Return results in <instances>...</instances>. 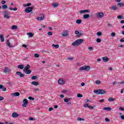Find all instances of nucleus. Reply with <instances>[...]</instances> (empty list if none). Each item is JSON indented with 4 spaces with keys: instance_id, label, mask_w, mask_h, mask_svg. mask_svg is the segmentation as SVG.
Here are the masks:
<instances>
[{
    "instance_id": "f257e3e1",
    "label": "nucleus",
    "mask_w": 124,
    "mask_h": 124,
    "mask_svg": "<svg viewBox=\"0 0 124 124\" xmlns=\"http://www.w3.org/2000/svg\"><path fill=\"white\" fill-rule=\"evenodd\" d=\"M83 42H84V40L82 39H79L73 42L72 43V45L73 46H79V45H81Z\"/></svg>"
},
{
    "instance_id": "f03ea898",
    "label": "nucleus",
    "mask_w": 124,
    "mask_h": 124,
    "mask_svg": "<svg viewBox=\"0 0 124 124\" xmlns=\"http://www.w3.org/2000/svg\"><path fill=\"white\" fill-rule=\"evenodd\" d=\"M31 68V66L30 65L27 64L26 66L24 68L23 72L26 73V74H31V70H29Z\"/></svg>"
},
{
    "instance_id": "7ed1b4c3",
    "label": "nucleus",
    "mask_w": 124,
    "mask_h": 124,
    "mask_svg": "<svg viewBox=\"0 0 124 124\" xmlns=\"http://www.w3.org/2000/svg\"><path fill=\"white\" fill-rule=\"evenodd\" d=\"M91 69V66H83L79 68L80 71H83V70H86V71H89Z\"/></svg>"
},
{
    "instance_id": "20e7f679",
    "label": "nucleus",
    "mask_w": 124,
    "mask_h": 124,
    "mask_svg": "<svg viewBox=\"0 0 124 124\" xmlns=\"http://www.w3.org/2000/svg\"><path fill=\"white\" fill-rule=\"evenodd\" d=\"M75 34H77V35L76 36V37H78V38H80V37H81L82 35H84V32L81 31L79 33V31H75Z\"/></svg>"
},
{
    "instance_id": "39448f33",
    "label": "nucleus",
    "mask_w": 124,
    "mask_h": 124,
    "mask_svg": "<svg viewBox=\"0 0 124 124\" xmlns=\"http://www.w3.org/2000/svg\"><path fill=\"white\" fill-rule=\"evenodd\" d=\"M34 7V6L32 7H28L26 8L25 10V12L26 13H31L32 10H33V8Z\"/></svg>"
},
{
    "instance_id": "423d86ee",
    "label": "nucleus",
    "mask_w": 124,
    "mask_h": 124,
    "mask_svg": "<svg viewBox=\"0 0 124 124\" xmlns=\"http://www.w3.org/2000/svg\"><path fill=\"white\" fill-rule=\"evenodd\" d=\"M45 19V16L44 14H41V16H37V20L38 21H42V20H44Z\"/></svg>"
},
{
    "instance_id": "0eeeda50",
    "label": "nucleus",
    "mask_w": 124,
    "mask_h": 124,
    "mask_svg": "<svg viewBox=\"0 0 124 124\" xmlns=\"http://www.w3.org/2000/svg\"><path fill=\"white\" fill-rule=\"evenodd\" d=\"M23 104H22V107H27V105L29 104V102L27 99H24L23 101Z\"/></svg>"
},
{
    "instance_id": "6e6552de",
    "label": "nucleus",
    "mask_w": 124,
    "mask_h": 124,
    "mask_svg": "<svg viewBox=\"0 0 124 124\" xmlns=\"http://www.w3.org/2000/svg\"><path fill=\"white\" fill-rule=\"evenodd\" d=\"M16 74L18 75L20 78H24L25 77V75L22 74L21 72H16Z\"/></svg>"
},
{
    "instance_id": "1a4fd4ad",
    "label": "nucleus",
    "mask_w": 124,
    "mask_h": 124,
    "mask_svg": "<svg viewBox=\"0 0 124 124\" xmlns=\"http://www.w3.org/2000/svg\"><path fill=\"white\" fill-rule=\"evenodd\" d=\"M68 32L67 30L64 31L62 32V36H63V37H66V36H67V35H68Z\"/></svg>"
},
{
    "instance_id": "9d476101",
    "label": "nucleus",
    "mask_w": 124,
    "mask_h": 124,
    "mask_svg": "<svg viewBox=\"0 0 124 124\" xmlns=\"http://www.w3.org/2000/svg\"><path fill=\"white\" fill-rule=\"evenodd\" d=\"M58 84L59 85H64V84H65V82L64 80H63V79H59L58 81Z\"/></svg>"
},
{
    "instance_id": "9b49d317",
    "label": "nucleus",
    "mask_w": 124,
    "mask_h": 124,
    "mask_svg": "<svg viewBox=\"0 0 124 124\" xmlns=\"http://www.w3.org/2000/svg\"><path fill=\"white\" fill-rule=\"evenodd\" d=\"M96 15L99 18H103L104 16V14L103 13H98Z\"/></svg>"
},
{
    "instance_id": "f8f14e48",
    "label": "nucleus",
    "mask_w": 124,
    "mask_h": 124,
    "mask_svg": "<svg viewBox=\"0 0 124 124\" xmlns=\"http://www.w3.org/2000/svg\"><path fill=\"white\" fill-rule=\"evenodd\" d=\"M12 117H13V118H18V117H19V114L16 112H13Z\"/></svg>"
},
{
    "instance_id": "ddd939ff",
    "label": "nucleus",
    "mask_w": 124,
    "mask_h": 124,
    "mask_svg": "<svg viewBox=\"0 0 124 124\" xmlns=\"http://www.w3.org/2000/svg\"><path fill=\"white\" fill-rule=\"evenodd\" d=\"M11 95H14V96H20V93L19 92H16L14 93H11Z\"/></svg>"
},
{
    "instance_id": "4468645a",
    "label": "nucleus",
    "mask_w": 124,
    "mask_h": 124,
    "mask_svg": "<svg viewBox=\"0 0 124 124\" xmlns=\"http://www.w3.org/2000/svg\"><path fill=\"white\" fill-rule=\"evenodd\" d=\"M105 93H106V91L103 89H99V94H105Z\"/></svg>"
},
{
    "instance_id": "2eb2a0df",
    "label": "nucleus",
    "mask_w": 124,
    "mask_h": 124,
    "mask_svg": "<svg viewBox=\"0 0 124 124\" xmlns=\"http://www.w3.org/2000/svg\"><path fill=\"white\" fill-rule=\"evenodd\" d=\"M103 61L104 62H109V58L107 57H103Z\"/></svg>"
},
{
    "instance_id": "dca6fc26",
    "label": "nucleus",
    "mask_w": 124,
    "mask_h": 124,
    "mask_svg": "<svg viewBox=\"0 0 124 124\" xmlns=\"http://www.w3.org/2000/svg\"><path fill=\"white\" fill-rule=\"evenodd\" d=\"M7 46H8L10 48H13V46L11 45L10 44V43H9V40H7L6 42Z\"/></svg>"
},
{
    "instance_id": "f3484780",
    "label": "nucleus",
    "mask_w": 124,
    "mask_h": 124,
    "mask_svg": "<svg viewBox=\"0 0 124 124\" xmlns=\"http://www.w3.org/2000/svg\"><path fill=\"white\" fill-rule=\"evenodd\" d=\"M0 39L1 41V42H4V37H3V34L0 35Z\"/></svg>"
},
{
    "instance_id": "a211bd4d",
    "label": "nucleus",
    "mask_w": 124,
    "mask_h": 124,
    "mask_svg": "<svg viewBox=\"0 0 124 124\" xmlns=\"http://www.w3.org/2000/svg\"><path fill=\"white\" fill-rule=\"evenodd\" d=\"M31 84L34 86H38V85H39V83L37 81H33L31 82Z\"/></svg>"
},
{
    "instance_id": "6ab92c4d",
    "label": "nucleus",
    "mask_w": 124,
    "mask_h": 124,
    "mask_svg": "<svg viewBox=\"0 0 124 124\" xmlns=\"http://www.w3.org/2000/svg\"><path fill=\"white\" fill-rule=\"evenodd\" d=\"M83 19H88V18H90V15L89 14H86L83 15Z\"/></svg>"
},
{
    "instance_id": "aec40b11",
    "label": "nucleus",
    "mask_w": 124,
    "mask_h": 124,
    "mask_svg": "<svg viewBox=\"0 0 124 124\" xmlns=\"http://www.w3.org/2000/svg\"><path fill=\"white\" fill-rule=\"evenodd\" d=\"M3 14L4 15H10V13L7 11H5L4 12H3Z\"/></svg>"
},
{
    "instance_id": "412c9836",
    "label": "nucleus",
    "mask_w": 124,
    "mask_h": 124,
    "mask_svg": "<svg viewBox=\"0 0 124 124\" xmlns=\"http://www.w3.org/2000/svg\"><path fill=\"white\" fill-rule=\"evenodd\" d=\"M103 109L107 111H110V110H112V108L110 107H105L103 108Z\"/></svg>"
},
{
    "instance_id": "4be33fe9",
    "label": "nucleus",
    "mask_w": 124,
    "mask_h": 124,
    "mask_svg": "<svg viewBox=\"0 0 124 124\" xmlns=\"http://www.w3.org/2000/svg\"><path fill=\"white\" fill-rule=\"evenodd\" d=\"M93 93H94L96 94H99V89H98V90H94L93 91Z\"/></svg>"
},
{
    "instance_id": "5701e85b",
    "label": "nucleus",
    "mask_w": 124,
    "mask_h": 124,
    "mask_svg": "<svg viewBox=\"0 0 124 124\" xmlns=\"http://www.w3.org/2000/svg\"><path fill=\"white\" fill-rule=\"evenodd\" d=\"M24 66L23 65H18L17 68H19V69H24Z\"/></svg>"
},
{
    "instance_id": "b1692460",
    "label": "nucleus",
    "mask_w": 124,
    "mask_h": 124,
    "mask_svg": "<svg viewBox=\"0 0 124 124\" xmlns=\"http://www.w3.org/2000/svg\"><path fill=\"white\" fill-rule=\"evenodd\" d=\"M52 47H54V48H56L57 49L60 47V46L59 45H55L54 44L52 45Z\"/></svg>"
},
{
    "instance_id": "393cba45",
    "label": "nucleus",
    "mask_w": 124,
    "mask_h": 124,
    "mask_svg": "<svg viewBox=\"0 0 124 124\" xmlns=\"http://www.w3.org/2000/svg\"><path fill=\"white\" fill-rule=\"evenodd\" d=\"M4 18H5V19H9L10 16H9V15H4Z\"/></svg>"
},
{
    "instance_id": "a878e982",
    "label": "nucleus",
    "mask_w": 124,
    "mask_h": 124,
    "mask_svg": "<svg viewBox=\"0 0 124 124\" xmlns=\"http://www.w3.org/2000/svg\"><path fill=\"white\" fill-rule=\"evenodd\" d=\"M18 27L16 25H14L12 26V30H17Z\"/></svg>"
},
{
    "instance_id": "bb28decb",
    "label": "nucleus",
    "mask_w": 124,
    "mask_h": 124,
    "mask_svg": "<svg viewBox=\"0 0 124 124\" xmlns=\"http://www.w3.org/2000/svg\"><path fill=\"white\" fill-rule=\"evenodd\" d=\"M111 9H112V10H118V8L116 6H112L111 8Z\"/></svg>"
},
{
    "instance_id": "cd10ccee",
    "label": "nucleus",
    "mask_w": 124,
    "mask_h": 124,
    "mask_svg": "<svg viewBox=\"0 0 124 124\" xmlns=\"http://www.w3.org/2000/svg\"><path fill=\"white\" fill-rule=\"evenodd\" d=\"M27 35L30 36V37H32V36H33V34L32 32H28Z\"/></svg>"
},
{
    "instance_id": "c85d7f7f",
    "label": "nucleus",
    "mask_w": 124,
    "mask_h": 124,
    "mask_svg": "<svg viewBox=\"0 0 124 124\" xmlns=\"http://www.w3.org/2000/svg\"><path fill=\"white\" fill-rule=\"evenodd\" d=\"M5 73H7V72H9V69L8 67H6L4 69Z\"/></svg>"
},
{
    "instance_id": "c756f323",
    "label": "nucleus",
    "mask_w": 124,
    "mask_h": 124,
    "mask_svg": "<svg viewBox=\"0 0 124 124\" xmlns=\"http://www.w3.org/2000/svg\"><path fill=\"white\" fill-rule=\"evenodd\" d=\"M76 22L77 24H81V23H82V20L81 19H78Z\"/></svg>"
},
{
    "instance_id": "7c9ffc66",
    "label": "nucleus",
    "mask_w": 124,
    "mask_h": 124,
    "mask_svg": "<svg viewBox=\"0 0 124 124\" xmlns=\"http://www.w3.org/2000/svg\"><path fill=\"white\" fill-rule=\"evenodd\" d=\"M31 79H32V80H36V79H37V76H33L31 78Z\"/></svg>"
},
{
    "instance_id": "2f4dec72",
    "label": "nucleus",
    "mask_w": 124,
    "mask_h": 124,
    "mask_svg": "<svg viewBox=\"0 0 124 124\" xmlns=\"http://www.w3.org/2000/svg\"><path fill=\"white\" fill-rule=\"evenodd\" d=\"M58 5H59V4L58 3H54L53 4L52 6L53 7H57Z\"/></svg>"
},
{
    "instance_id": "473e14b6",
    "label": "nucleus",
    "mask_w": 124,
    "mask_h": 124,
    "mask_svg": "<svg viewBox=\"0 0 124 124\" xmlns=\"http://www.w3.org/2000/svg\"><path fill=\"white\" fill-rule=\"evenodd\" d=\"M108 101H115V99L111 98V97H109L108 99Z\"/></svg>"
},
{
    "instance_id": "72a5a7b5",
    "label": "nucleus",
    "mask_w": 124,
    "mask_h": 124,
    "mask_svg": "<svg viewBox=\"0 0 124 124\" xmlns=\"http://www.w3.org/2000/svg\"><path fill=\"white\" fill-rule=\"evenodd\" d=\"M78 121H79V122H81L82 121H85V119L84 118H81L80 117H78Z\"/></svg>"
},
{
    "instance_id": "f704fd0d",
    "label": "nucleus",
    "mask_w": 124,
    "mask_h": 124,
    "mask_svg": "<svg viewBox=\"0 0 124 124\" xmlns=\"http://www.w3.org/2000/svg\"><path fill=\"white\" fill-rule=\"evenodd\" d=\"M102 35V32L101 31H98L97 32V36H100V35Z\"/></svg>"
},
{
    "instance_id": "c9c22d12",
    "label": "nucleus",
    "mask_w": 124,
    "mask_h": 124,
    "mask_svg": "<svg viewBox=\"0 0 124 124\" xmlns=\"http://www.w3.org/2000/svg\"><path fill=\"white\" fill-rule=\"evenodd\" d=\"M117 5H118V6H124V3H118Z\"/></svg>"
},
{
    "instance_id": "e433bc0d",
    "label": "nucleus",
    "mask_w": 124,
    "mask_h": 124,
    "mask_svg": "<svg viewBox=\"0 0 124 124\" xmlns=\"http://www.w3.org/2000/svg\"><path fill=\"white\" fill-rule=\"evenodd\" d=\"M31 3H29L24 4V7H26L27 6H31Z\"/></svg>"
},
{
    "instance_id": "4c0bfd02",
    "label": "nucleus",
    "mask_w": 124,
    "mask_h": 124,
    "mask_svg": "<svg viewBox=\"0 0 124 124\" xmlns=\"http://www.w3.org/2000/svg\"><path fill=\"white\" fill-rule=\"evenodd\" d=\"M117 18L118 19H124V16H123L119 15L117 16Z\"/></svg>"
},
{
    "instance_id": "58836bf2",
    "label": "nucleus",
    "mask_w": 124,
    "mask_h": 124,
    "mask_svg": "<svg viewBox=\"0 0 124 124\" xmlns=\"http://www.w3.org/2000/svg\"><path fill=\"white\" fill-rule=\"evenodd\" d=\"M77 97H78V98L83 97V94L78 93L77 95Z\"/></svg>"
},
{
    "instance_id": "ea45409f",
    "label": "nucleus",
    "mask_w": 124,
    "mask_h": 124,
    "mask_svg": "<svg viewBox=\"0 0 124 124\" xmlns=\"http://www.w3.org/2000/svg\"><path fill=\"white\" fill-rule=\"evenodd\" d=\"M96 42H97V43H100V42H101V39L100 38H97Z\"/></svg>"
},
{
    "instance_id": "a19ab883",
    "label": "nucleus",
    "mask_w": 124,
    "mask_h": 124,
    "mask_svg": "<svg viewBox=\"0 0 124 124\" xmlns=\"http://www.w3.org/2000/svg\"><path fill=\"white\" fill-rule=\"evenodd\" d=\"M2 8L3 9H6V8H7V6L6 5V4L3 5L2 6Z\"/></svg>"
},
{
    "instance_id": "79ce46f5",
    "label": "nucleus",
    "mask_w": 124,
    "mask_h": 124,
    "mask_svg": "<svg viewBox=\"0 0 124 124\" xmlns=\"http://www.w3.org/2000/svg\"><path fill=\"white\" fill-rule=\"evenodd\" d=\"M28 99H29L30 100H34V98H33L31 96H29L28 97Z\"/></svg>"
},
{
    "instance_id": "37998d69",
    "label": "nucleus",
    "mask_w": 124,
    "mask_h": 124,
    "mask_svg": "<svg viewBox=\"0 0 124 124\" xmlns=\"http://www.w3.org/2000/svg\"><path fill=\"white\" fill-rule=\"evenodd\" d=\"M95 83L96 85H99V84H100V80H96Z\"/></svg>"
},
{
    "instance_id": "c03bdc74",
    "label": "nucleus",
    "mask_w": 124,
    "mask_h": 124,
    "mask_svg": "<svg viewBox=\"0 0 124 124\" xmlns=\"http://www.w3.org/2000/svg\"><path fill=\"white\" fill-rule=\"evenodd\" d=\"M35 58H39V54L36 53L34 55Z\"/></svg>"
},
{
    "instance_id": "a18cd8bd",
    "label": "nucleus",
    "mask_w": 124,
    "mask_h": 124,
    "mask_svg": "<svg viewBox=\"0 0 124 124\" xmlns=\"http://www.w3.org/2000/svg\"><path fill=\"white\" fill-rule=\"evenodd\" d=\"M111 35L112 37H114V36H116V33L113 32L111 33Z\"/></svg>"
},
{
    "instance_id": "49530a36",
    "label": "nucleus",
    "mask_w": 124,
    "mask_h": 124,
    "mask_svg": "<svg viewBox=\"0 0 124 124\" xmlns=\"http://www.w3.org/2000/svg\"><path fill=\"white\" fill-rule=\"evenodd\" d=\"M47 34L48 35H49V36L53 35V32L51 31H49L47 32Z\"/></svg>"
},
{
    "instance_id": "de8ad7c7",
    "label": "nucleus",
    "mask_w": 124,
    "mask_h": 124,
    "mask_svg": "<svg viewBox=\"0 0 124 124\" xmlns=\"http://www.w3.org/2000/svg\"><path fill=\"white\" fill-rule=\"evenodd\" d=\"M119 110H120V111H124V107H120L119 108Z\"/></svg>"
},
{
    "instance_id": "09e8293b",
    "label": "nucleus",
    "mask_w": 124,
    "mask_h": 124,
    "mask_svg": "<svg viewBox=\"0 0 124 124\" xmlns=\"http://www.w3.org/2000/svg\"><path fill=\"white\" fill-rule=\"evenodd\" d=\"M2 91L3 92H6V88L5 87H4L3 86V87H2Z\"/></svg>"
},
{
    "instance_id": "8fccbe9b",
    "label": "nucleus",
    "mask_w": 124,
    "mask_h": 124,
    "mask_svg": "<svg viewBox=\"0 0 124 124\" xmlns=\"http://www.w3.org/2000/svg\"><path fill=\"white\" fill-rule=\"evenodd\" d=\"M6 3V0H2L1 2V3H2V4H5Z\"/></svg>"
},
{
    "instance_id": "3c124183",
    "label": "nucleus",
    "mask_w": 124,
    "mask_h": 124,
    "mask_svg": "<svg viewBox=\"0 0 124 124\" xmlns=\"http://www.w3.org/2000/svg\"><path fill=\"white\" fill-rule=\"evenodd\" d=\"M105 120L106 121V122H107L108 123L110 122V119H108V118H105Z\"/></svg>"
},
{
    "instance_id": "603ef678",
    "label": "nucleus",
    "mask_w": 124,
    "mask_h": 124,
    "mask_svg": "<svg viewBox=\"0 0 124 124\" xmlns=\"http://www.w3.org/2000/svg\"><path fill=\"white\" fill-rule=\"evenodd\" d=\"M52 110H54V108H49V109H48V111H52Z\"/></svg>"
},
{
    "instance_id": "864d4df0",
    "label": "nucleus",
    "mask_w": 124,
    "mask_h": 124,
    "mask_svg": "<svg viewBox=\"0 0 124 124\" xmlns=\"http://www.w3.org/2000/svg\"><path fill=\"white\" fill-rule=\"evenodd\" d=\"M89 104H85L84 105V107H85V108L89 107Z\"/></svg>"
},
{
    "instance_id": "5fc2aeb1",
    "label": "nucleus",
    "mask_w": 124,
    "mask_h": 124,
    "mask_svg": "<svg viewBox=\"0 0 124 124\" xmlns=\"http://www.w3.org/2000/svg\"><path fill=\"white\" fill-rule=\"evenodd\" d=\"M84 13H86V12L88 13L90 12V11L89 10H84Z\"/></svg>"
},
{
    "instance_id": "6e6d98bb",
    "label": "nucleus",
    "mask_w": 124,
    "mask_h": 124,
    "mask_svg": "<svg viewBox=\"0 0 124 124\" xmlns=\"http://www.w3.org/2000/svg\"><path fill=\"white\" fill-rule=\"evenodd\" d=\"M3 99H4V98L1 96H0V101L3 100Z\"/></svg>"
},
{
    "instance_id": "4d7b16f0",
    "label": "nucleus",
    "mask_w": 124,
    "mask_h": 124,
    "mask_svg": "<svg viewBox=\"0 0 124 124\" xmlns=\"http://www.w3.org/2000/svg\"><path fill=\"white\" fill-rule=\"evenodd\" d=\"M29 121H33V118H32V117H29Z\"/></svg>"
},
{
    "instance_id": "13d9d810",
    "label": "nucleus",
    "mask_w": 124,
    "mask_h": 124,
    "mask_svg": "<svg viewBox=\"0 0 124 124\" xmlns=\"http://www.w3.org/2000/svg\"><path fill=\"white\" fill-rule=\"evenodd\" d=\"M67 93V90H63L62 91V93Z\"/></svg>"
},
{
    "instance_id": "bf43d9fd",
    "label": "nucleus",
    "mask_w": 124,
    "mask_h": 124,
    "mask_svg": "<svg viewBox=\"0 0 124 124\" xmlns=\"http://www.w3.org/2000/svg\"><path fill=\"white\" fill-rule=\"evenodd\" d=\"M88 108H89V109H93V107L92 106H89Z\"/></svg>"
},
{
    "instance_id": "052dcab7",
    "label": "nucleus",
    "mask_w": 124,
    "mask_h": 124,
    "mask_svg": "<svg viewBox=\"0 0 124 124\" xmlns=\"http://www.w3.org/2000/svg\"><path fill=\"white\" fill-rule=\"evenodd\" d=\"M64 101L65 102H68V98H66V99H64Z\"/></svg>"
},
{
    "instance_id": "680f3d73",
    "label": "nucleus",
    "mask_w": 124,
    "mask_h": 124,
    "mask_svg": "<svg viewBox=\"0 0 124 124\" xmlns=\"http://www.w3.org/2000/svg\"><path fill=\"white\" fill-rule=\"evenodd\" d=\"M79 13H80L81 14H82V13H84V10H81L79 11Z\"/></svg>"
},
{
    "instance_id": "e2e57ef3",
    "label": "nucleus",
    "mask_w": 124,
    "mask_h": 124,
    "mask_svg": "<svg viewBox=\"0 0 124 124\" xmlns=\"http://www.w3.org/2000/svg\"><path fill=\"white\" fill-rule=\"evenodd\" d=\"M120 42H124V38H123L120 40Z\"/></svg>"
},
{
    "instance_id": "0e129e2a",
    "label": "nucleus",
    "mask_w": 124,
    "mask_h": 124,
    "mask_svg": "<svg viewBox=\"0 0 124 124\" xmlns=\"http://www.w3.org/2000/svg\"><path fill=\"white\" fill-rule=\"evenodd\" d=\"M84 86H85V83H84V82L81 83V86L84 87Z\"/></svg>"
},
{
    "instance_id": "69168bd1",
    "label": "nucleus",
    "mask_w": 124,
    "mask_h": 124,
    "mask_svg": "<svg viewBox=\"0 0 124 124\" xmlns=\"http://www.w3.org/2000/svg\"><path fill=\"white\" fill-rule=\"evenodd\" d=\"M121 119L122 120H124V115H121Z\"/></svg>"
},
{
    "instance_id": "338daca9",
    "label": "nucleus",
    "mask_w": 124,
    "mask_h": 124,
    "mask_svg": "<svg viewBox=\"0 0 124 124\" xmlns=\"http://www.w3.org/2000/svg\"><path fill=\"white\" fill-rule=\"evenodd\" d=\"M22 47H24V48H27V45L23 44L22 45Z\"/></svg>"
},
{
    "instance_id": "774afa93",
    "label": "nucleus",
    "mask_w": 124,
    "mask_h": 124,
    "mask_svg": "<svg viewBox=\"0 0 124 124\" xmlns=\"http://www.w3.org/2000/svg\"><path fill=\"white\" fill-rule=\"evenodd\" d=\"M121 24H124V20H122L120 21Z\"/></svg>"
}]
</instances>
